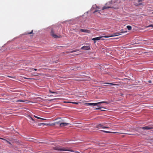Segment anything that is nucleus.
<instances>
[{
    "label": "nucleus",
    "instance_id": "nucleus-37",
    "mask_svg": "<svg viewBox=\"0 0 153 153\" xmlns=\"http://www.w3.org/2000/svg\"><path fill=\"white\" fill-rule=\"evenodd\" d=\"M100 107H99L98 108V109H100Z\"/></svg>",
    "mask_w": 153,
    "mask_h": 153
},
{
    "label": "nucleus",
    "instance_id": "nucleus-33",
    "mask_svg": "<svg viewBox=\"0 0 153 153\" xmlns=\"http://www.w3.org/2000/svg\"><path fill=\"white\" fill-rule=\"evenodd\" d=\"M41 120H46V119H44V118H42V119H41Z\"/></svg>",
    "mask_w": 153,
    "mask_h": 153
},
{
    "label": "nucleus",
    "instance_id": "nucleus-31",
    "mask_svg": "<svg viewBox=\"0 0 153 153\" xmlns=\"http://www.w3.org/2000/svg\"><path fill=\"white\" fill-rule=\"evenodd\" d=\"M33 70H34L35 71H36L37 70V69H36V68H33Z\"/></svg>",
    "mask_w": 153,
    "mask_h": 153
},
{
    "label": "nucleus",
    "instance_id": "nucleus-4",
    "mask_svg": "<svg viewBox=\"0 0 153 153\" xmlns=\"http://www.w3.org/2000/svg\"><path fill=\"white\" fill-rule=\"evenodd\" d=\"M113 36H102L100 37H97L96 38H94L92 39V40H93L94 41V42H95L96 41V40H99L102 37H104L105 38H108L109 37H111Z\"/></svg>",
    "mask_w": 153,
    "mask_h": 153
},
{
    "label": "nucleus",
    "instance_id": "nucleus-13",
    "mask_svg": "<svg viewBox=\"0 0 153 153\" xmlns=\"http://www.w3.org/2000/svg\"><path fill=\"white\" fill-rule=\"evenodd\" d=\"M49 91L50 93H53V94H58V93H57V92H54L52 91H51L50 90H49Z\"/></svg>",
    "mask_w": 153,
    "mask_h": 153
},
{
    "label": "nucleus",
    "instance_id": "nucleus-12",
    "mask_svg": "<svg viewBox=\"0 0 153 153\" xmlns=\"http://www.w3.org/2000/svg\"><path fill=\"white\" fill-rule=\"evenodd\" d=\"M100 10H95V11L94 12V13H96V12H98V13H97V16H98V14H100Z\"/></svg>",
    "mask_w": 153,
    "mask_h": 153
},
{
    "label": "nucleus",
    "instance_id": "nucleus-6",
    "mask_svg": "<svg viewBox=\"0 0 153 153\" xmlns=\"http://www.w3.org/2000/svg\"><path fill=\"white\" fill-rule=\"evenodd\" d=\"M51 34L52 36L55 38H59L61 37L60 35H59L58 36L56 34H54V32L52 30L51 31Z\"/></svg>",
    "mask_w": 153,
    "mask_h": 153
},
{
    "label": "nucleus",
    "instance_id": "nucleus-16",
    "mask_svg": "<svg viewBox=\"0 0 153 153\" xmlns=\"http://www.w3.org/2000/svg\"><path fill=\"white\" fill-rule=\"evenodd\" d=\"M24 78L25 79H34V80L35 79L34 78H26V77H24Z\"/></svg>",
    "mask_w": 153,
    "mask_h": 153
},
{
    "label": "nucleus",
    "instance_id": "nucleus-15",
    "mask_svg": "<svg viewBox=\"0 0 153 153\" xmlns=\"http://www.w3.org/2000/svg\"><path fill=\"white\" fill-rule=\"evenodd\" d=\"M79 51V50H78V49H76V50H74V51H71L70 52L71 53H73V52H75L77 51Z\"/></svg>",
    "mask_w": 153,
    "mask_h": 153
},
{
    "label": "nucleus",
    "instance_id": "nucleus-29",
    "mask_svg": "<svg viewBox=\"0 0 153 153\" xmlns=\"http://www.w3.org/2000/svg\"><path fill=\"white\" fill-rule=\"evenodd\" d=\"M117 133L116 132H111V131H110V133H113V134H114V133Z\"/></svg>",
    "mask_w": 153,
    "mask_h": 153
},
{
    "label": "nucleus",
    "instance_id": "nucleus-20",
    "mask_svg": "<svg viewBox=\"0 0 153 153\" xmlns=\"http://www.w3.org/2000/svg\"><path fill=\"white\" fill-rule=\"evenodd\" d=\"M106 84H109V85H116V84H113V83H106Z\"/></svg>",
    "mask_w": 153,
    "mask_h": 153
},
{
    "label": "nucleus",
    "instance_id": "nucleus-27",
    "mask_svg": "<svg viewBox=\"0 0 153 153\" xmlns=\"http://www.w3.org/2000/svg\"><path fill=\"white\" fill-rule=\"evenodd\" d=\"M60 123H60V121H59V122H55V124H59V123L60 124Z\"/></svg>",
    "mask_w": 153,
    "mask_h": 153
},
{
    "label": "nucleus",
    "instance_id": "nucleus-9",
    "mask_svg": "<svg viewBox=\"0 0 153 153\" xmlns=\"http://www.w3.org/2000/svg\"><path fill=\"white\" fill-rule=\"evenodd\" d=\"M80 31L82 32H85L87 33H90V31L88 30L81 29Z\"/></svg>",
    "mask_w": 153,
    "mask_h": 153
},
{
    "label": "nucleus",
    "instance_id": "nucleus-8",
    "mask_svg": "<svg viewBox=\"0 0 153 153\" xmlns=\"http://www.w3.org/2000/svg\"><path fill=\"white\" fill-rule=\"evenodd\" d=\"M70 124L69 123H60V126L61 127H62L63 126H67L68 125Z\"/></svg>",
    "mask_w": 153,
    "mask_h": 153
},
{
    "label": "nucleus",
    "instance_id": "nucleus-3",
    "mask_svg": "<svg viewBox=\"0 0 153 153\" xmlns=\"http://www.w3.org/2000/svg\"><path fill=\"white\" fill-rule=\"evenodd\" d=\"M153 129V127L151 126H147L144 127H140L139 129L138 130L140 131V133H141L142 132V131H141V129H143V130H149Z\"/></svg>",
    "mask_w": 153,
    "mask_h": 153
},
{
    "label": "nucleus",
    "instance_id": "nucleus-28",
    "mask_svg": "<svg viewBox=\"0 0 153 153\" xmlns=\"http://www.w3.org/2000/svg\"><path fill=\"white\" fill-rule=\"evenodd\" d=\"M31 76H38V75H36V74H33V75H31Z\"/></svg>",
    "mask_w": 153,
    "mask_h": 153
},
{
    "label": "nucleus",
    "instance_id": "nucleus-2",
    "mask_svg": "<svg viewBox=\"0 0 153 153\" xmlns=\"http://www.w3.org/2000/svg\"><path fill=\"white\" fill-rule=\"evenodd\" d=\"M102 103H106L107 104H108L109 102L107 101H102L96 103H87V105L88 106L97 105L99 104Z\"/></svg>",
    "mask_w": 153,
    "mask_h": 153
},
{
    "label": "nucleus",
    "instance_id": "nucleus-41",
    "mask_svg": "<svg viewBox=\"0 0 153 153\" xmlns=\"http://www.w3.org/2000/svg\"><path fill=\"white\" fill-rule=\"evenodd\" d=\"M152 14H153V12H152Z\"/></svg>",
    "mask_w": 153,
    "mask_h": 153
},
{
    "label": "nucleus",
    "instance_id": "nucleus-36",
    "mask_svg": "<svg viewBox=\"0 0 153 153\" xmlns=\"http://www.w3.org/2000/svg\"><path fill=\"white\" fill-rule=\"evenodd\" d=\"M8 77H12L10 76H8Z\"/></svg>",
    "mask_w": 153,
    "mask_h": 153
},
{
    "label": "nucleus",
    "instance_id": "nucleus-10",
    "mask_svg": "<svg viewBox=\"0 0 153 153\" xmlns=\"http://www.w3.org/2000/svg\"><path fill=\"white\" fill-rule=\"evenodd\" d=\"M112 7H110V6H106V4L105 6H104L102 8V10H104L105 9H107V8H111Z\"/></svg>",
    "mask_w": 153,
    "mask_h": 153
},
{
    "label": "nucleus",
    "instance_id": "nucleus-34",
    "mask_svg": "<svg viewBox=\"0 0 153 153\" xmlns=\"http://www.w3.org/2000/svg\"><path fill=\"white\" fill-rule=\"evenodd\" d=\"M142 4V3H140L139 4V5H141Z\"/></svg>",
    "mask_w": 153,
    "mask_h": 153
},
{
    "label": "nucleus",
    "instance_id": "nucleus-24",
    "mask_svg": "<svg viewBox=\"0 0 153 153\" xmlns=\"http://www.w3.org/2000/svg\"><path fill=\"white\" fill-rule=\"evenodd\" d=\"M153 27V25H149V26H147L146 27Z\"/></svg>",
    "mask_w": 153,
    "mask_h": 153
},
{
    "label": "nucleus",
    "instance_id": "nucleus-22",
    "mask_svg": "<svg viewBox=\"0 0 153 153\" xmlns=\"http://www.w3.org/2000/svg\"><path fill=\"white\" fill-rule=\"evenodd\" d=\"M69 103H72V104H78V103L76 102H69Z\"/></svg>",
    "mask_w": 153,
    "mask_h": 153
},
{
    "label": "nucleus",
    "instance_id": "nucleus-35",
    "mask_svg": "<svg viewBox=\"0 0 153 153\" xmlns=\"http://www.w3.org/2000/svg\"><path fill=\"white\" fill-rule=\"evenodd\" d=\"M149 82V83H150V82H151V81H150V80H149V82Z\"/></svg>",
    "mask_w": 153,
    "mask_h": 153
},
{
    "label": "nucleus",
    "instance_id": "nucleus-19",
    "mask_svg": "<svg viewBox=\"0 0 153 153\" xmlns=\"http://www.w3.org/2000/svg\"><path fill=\"white\" fill-rule=\"evenodd\" d=\"M16 102H24V101L22 100H17Z\"/></svg>",
    "mask_w": 153,
    "mask_h": 153
},
{
    "label": "nucleus",
    "instance_id": "nucleus-5",
    "mask_svg": "<svg viewBox=\"0 0 153 153\" xmlns=\"http://www.w3.org/2000/svg\"><path fill=\"white\" fill-rule=\"evenodd\" d=\"M96 127L99 128H109L108 126H105L102 124L100 123L98 125H97Z\"/></svg>",
    "mask_w": 153,
    "mask_h": 153
},
{
    "label": "nucleus",
    "instance_id": "nucleus-14",
    "mask_svg": "<svg viewBox=\"0 0 153 153\" xmlns=\"http://www.w3.org/2000/svg\"><path fill=\"white\" fill-rule=\"evenodd\" d=\"M126 27L128 30H131V27L130 26H127Z\"/></svg>",
    "mask_w": 153,
    "mask_h": 153
},
{
    "label": "nucleus",
    "instance_id": "nucleus-30",
    "mask_svg": "<svg viewBox=\"0 0 153 153\" xmlns=\"http://www.w3.org/2000/svg\"><path fill=\"white\" fill-rule=\"evenodd\" d=\"M143 0H138V2H140L143 1Z\"/></svg>",
    "mask_w": 153,
    "mask_h": 153
},
{
    "label": "nucleus",
    "instance_id": "nucleus-39",
    "mask_svg": "<svg viewBox=\"0 0 153 153\" xmlns=\"http://www.w3.org/2000/svg\"><path fill=\"white\" fill-rule=\"evenodd\" d=\"M38 153H41L40 152H38Z\"/></svg>",
    "mask_w": 153,
    "mask_h": 153
},
{
    "label": "nucleus",
    "instance_id": "nucleus-25",
    "mask_svg": "<svg viewBox=\"0 0 153 153\" xmlns=\"http://www.w3.org/2000/svg\"><path fill=\"white\" fill-rule=\"evenodd\" d=\"M33 70V68H32V69L30 68V69H28V71L29 72H31L32 70Z\"/></svg>",
    "mask_w": 153,
    "mask_h": 153
},
{
    "label": "nucleus",
    "instance_id": "nucleus-11",
    "mask_svg": "<svg viewBox=\"0 0 153 153\" xmlns=\"http://www.w3.org/2000/svg\"><path fill=\"white\" fill-rule=\"evenodd\" d=\"M0 139L5 140V142H6V143H8V144H10V145H11V143L9 141L6 140L5 139H3V138H0Z\"/></svg>",
    "mask_w": 153,
    "mask_h": 153
},
{
    "label": "nucleus",
    "instance_id": "nucleus-32",
    "mask_svg": "<svg viewBox=\"0 0 153 153\" xmlns=\"http://www.w3.org/2000/svg\"><path fill=\"white\" fill-rule=\"evenodd\" d=\"M115 36H118V35H120V34H116V33H115V34H114Z\"/></svg>",
    "mask_w": 153,
    "mask_h": 153
},
{
    "label": "nucleus",
    "instance_id": "nucleus-17",
    "mask_svg": "<svg viewBox=\"0 0 153 153\" xmlns=\"http://www.w3.org/2000/svg\"><path fill=\"white\" fill-rule=\"evenodd\" d=\"M33 30H32L31 31L30 33H26V34H32L33 33Z\"/></svg>",
    "mask_w": 153,
    "mask_h": 153
},
{
    "label": "nucleus",
    "instance_id": "nucleus-7",
    "mask_svg": "<svg viewBox=\"0 0 153 153\" xmlns=\"http://www.w3.org/2000/svg\"><path fill=\"white\" fill-rule=\"evenodd\" d=\"M81 49L85 50H91L90 47L89 46H83L81 48Z\"/></svg>",
    "mask_w": 153,
    "mask_h": 153
},
{
    "label": "nucleus",
    "instance_id": "nucleus-18",
    "mask_svg": "<svg viewBox=\"0 0 153 153\" xmlns=\"http://www.w3.org/2000/svg\"><path fill=\"white\" fill-rule=\"evenodd\" d=\"M101 131L104 132H105V133H110V131H104V130H101Z\"/></svg>",
    "mask_w": 153,
    "mask_h": 153
},
{
    "label": "nucleus",
    "instance_id": "nucleus-23",
    "mask_svg": "<svg viewBox=\"0 0 153 153\" xmlns=\"http://www.w3.org/2000/svg\"><path fill=\"white\" fill-rule=\"evenodd\" d=\"M29 118L30 120H31L33 121H34V120L33 119L32 117H29Z\"/></svg>",
    "mask_w": 153,
    "mask_h": 153
},
{
    "label": "nucleus",
    "instance_id": "nucleus-40",
    "mask_svg": "<svg viewBox=\"0 0 153 153\" xmlns=\"http://www.w3.org/2000/svg\"><path fill=\"white\" fill-rule=\"evenodd\" d=\"M130 134V135H133V134Z\"/></svg>",
    "mask_w": 153,
    "mask_h": 153
},
{
    "label": "nucleus",
    "instance_id": "nucleus-21",
    "mask_svg": "<svg viewBox=\"0 0 153 153\" xmlns=\"http://www.w3.org/2000/svg\"><path fill=\"white\" fill-rule=\"evenodd\" d=\"M34 117L37 118V119H42V118H41V117H37L36 116H34Z\"/></svg>",
    "mask_w": 153,
    "mask_h": 153
},
{
    "label": "nucleus",
    "instance_id": "nucleus-26",
    "mask_svg": "<svg viewBox=\"0 0 153 153\" xmlns=\"http://www.w3.org/2000/svg\"><path fill=\"white\" fill-rule=\"evenodd\" d=\"M41 124H44V125H48L47 124H46L45 123H40V124H39L38 125L39 126H40Z\"/></svg>",
    "mask_w": 153,
    "mask_h": 153
},
{
    "label": "nucleus",
    "instance_id": "nucleus-1",
    "mask_svg": "<svg viewBox=\"0 0 153 153\" xmlns=\"http://www.w3.org/2000/svg\"><path fill=\"white\" fill-rule=\"evenodd\" d=\"M54 149L58 151H68L74 152L73 150H70L68 148H65L62 146L55 147Z\"/></svg>",
    "mask_w": 153,
    "mask_h": 153
},
{
    "label": "nucleus",
    "instance_id": "nucleus-38",
    "mask_svg": "<svg viewBox=\"0 0 153 153\" xmlns=\"http://www.w3.org/2000/svg\"><path fill=\"white\" fill-rule=\"evenodd\" d=\"M76 153H79V152H76Z\"/></svg>",
    "mask_w": 153,
    "mask_h": 153
}]
</instances>
